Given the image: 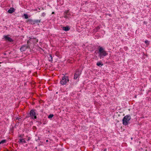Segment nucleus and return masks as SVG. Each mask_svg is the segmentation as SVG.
Masks as SVG:
<instances>
[{"instance_id": "1", "label": "nucleus", "mask_w": 151, "mask_h": 151, "mask_svg": "<svg viewBox=\"0 0 151 151\" xmlns=\"http://www.w3.org/2000/svg\"><path fill=\"white\" fill-rule=\"evenodd\" d=\"M99 50V56L100 59L103 58L108 55V53L105 51L104 48L102 47L99 46L98 47Z\"/></svg>"}, {"instance_id": "2", "label": "nucleus", "mask_w": 151, "mask_h": 151, "mask_svg": "<svg viewBox=\"0 0 151 151\" xmlns=\"http://www.w3.org/2000/svg\"><path fill=\"white\" fill-rule=\"evenodd\" d=\"M38 114L37 113L36 110L34 109H31L29 112V117L33 119L37 118V115Z\"/></svg>"}, {"instance_id": "3", "label": "nucleus", "mask_w": 151, "mask_h": 151, "mask_svg": "<svg viewBox=\"0 0 151 151\" xmlns=\"http://www.w3.org/2000/svg\"><path fill=\"white\" fill-rule=\"evenodd\" d=\"M131 118V116L129 115H126L124 116L122 120L123 124L125 126L127 125Z\"/></svg>"}, {"instance_id": "4", "label": "nucleus", "mask_w": 151, "mask_h": 151, "mask_svg": "<svg viewBox=\"0 0 151 151\" xmlns=\"http://www.w3.org/2000/svg\"><path fill=\"white\" fill-rule=\"evenodd\" d=\"M68 81L69 79L68 77L64 76L62 77L60 83L61 84L64 85H65Z\"/></svg>"}, {"instance_id": "5", "label": "nucleus", "mask_w": 151, "mask_h": 151, "mask_svg": "<svg viewBox=\"0 0 151 151\" xmlns=\"http://www.w3.org/2000/svg\"><path fill=\"white\" fill-rule=\"evenodd\" d=\"M38 42V40L35 38L32 37H29V39L27 41V43L28 44L29 43H35Z\"/></svg>"}, {"instance_id": "6", "label": "nucleus", "mask_w": 151, "mask_h": 151, "mask_svg": "<svg viewBox=\"0 0 151 151\" xmlns=\"http://www.w3.org/2000/svg\"><path fill=\"white\" fill-rule=\"evenodd\" d=\"M27 22L31 24H34L35 23L37 24L40 22V19L33 20L31 19H29L27 20Z\"/></svg>"}, {"instance_id": "7", "label": "nucleus", "mask_w": 151, "mask_h": 151, "mask_svg": "<svg viewBox=\"0 0 151 151\" xmlns=\"http://www.w3.org/2000/svg\"><path fill=\"white\" fill-rule=\"evenodd\" d=\"M29 48V46L28 44L27 45H23L20 48V50L22 51H24L26 50L27 49Z\"/></svg>"}, {"instance_id": "8", "label": "nucleus", "mask_w": 151, "mask_h": 151, "mask_svg": "<svg viewBox=\"0 0 151 151\" xmlns=\"http://www.w3.org/2000/svg\"><path fill=\"white\" fill-rule=\"evenodd\" d=\"M81 72L77 70L75 73L74 78L75 79H77L78 76L80 75Z\"/></svg>"}, {"instance_id": "9", "label": "nucleus", "mask_w": 151, "mask_h": 151, "mask_svg": "<svg viewBox=\"0 0 151 151\" xmlns=\"http://www.w3.org/2000/svg\"><path fill=\"white\" fill-rule=\"evenodd\" d=\"M4 37L5 40L6 41H7L10 42L12 41V40L10 37H9V35H4Z\"/></svg>"}, {"instance_id": "10", "label": "nucleus", "mask_w": 151, "mask_h": 151, "mask_svg": "<svg viewBox=\"0 0 151 151\" xmlns=\"http://www.w3.org/2000/svg\"><path fill=\"white\" fill-rule=\"evenodd\" d=\"M13 7H11L10 9L8 10V12L10 14H12L15 11Z\"/></svg>"}, {"instance_id": "11", "label": "nucleus", "mask_w": 151, "mask_h": 151, "mask_svg": "<svg viewBox=\"0 0 151 151\" xmlns=\"http://www.w3.org/2000/svg\"><path fill=\"white\" fill-rule=\"evenodd\" d=\"M18 142L19 143H26V141L24 139H19Z\"/></svg>"}, {"instance_id": "12", "label": "nucleus", "mask_w": 151, "mask_h": 151, "mask_svg": "<svg viewBox=\"0 0 151 151\" xmlns=\"http://www.w3.org/2000/svg\"><path fill=\"white\" fill-rule=\"evenodd\" d=\"M96 65L99 67H101L103 65V64L101 62H98L96 63Z\"/></svg>"}, {"instance_id": "13", "label": "nucleus", "mask_w": 151, "mask_h": 151, "mask_svg": "<svg viewBox=\"0 0 151 151\" xmlns=\"http://www.w3.org/2000/svg\"><path fill=\"white\" fill-rule=\"evenodd\" d=\"M70 13L69 12V10H66V11H65L64 13V15H69Z\"/></svg>"}, {"instance_id": "14", "label": "nucleus", "mask_w": 151, "mask_h": 151, "mask_svg": "<svg viewBox=\"0 0 151 151\" xmlns=\"http://www.w3.org/2000/svg\"><path fill=\"white\" fill-rule=\"evenodd\" d=\"M48 60L49 61L51 62L52 61V55L50 54L49 55V57H48Z\"/></svg>"}, {"instance_id": "15", "label": "nucleus", "mask_w": 151, "mask_h": 151, "mask_svg": "<svg viewBox=\"0 0 151 151\" xmlns=\"http://www.w3.org/2000/svg\"><path fill=\"white\" fill-rule=\"evenodd\" d=\"M6 140L5 139H3L2 140L1 142H0V144H4L6 142Z\"/></svg>"}, {"instance_id": "16", "label": "nucleus", "mask_w": 151, "mask_h": 151, "mask_svg": "<svg viewBox=\"0 0 151 151\" xmlns=\"http://www.w3.org/2000/svg\"><path fill=\"white\" fill-rule=\"evenodd\" d=\"M54 116L53 114H50L48 116V118L49 119L52 118Z\"/></svg>"}, {"instance_id": "17", "label": "nucleus", "mask_w": 151, "mask_h": 151, "mask_svg": "<svg viewBox=\"0 0 151 151\" xmlns=\"http://www.w3.org/2000/svg\"><path fill=\"white\" fill-rule=\"evenodd\" d=\"M24 18L26 19H27L28 18V16L27 14H24Z\"/></svg>"}, {"instance_id": "18", "label": "nucleus", "mask_w": 151, "mask_h": 151, "mask_svg": "<svg viewBox=\"0 0 151 151\" xmlns=\"http://www.w3.org/2000/svg\"><path fill=\"white\" fill-rule=\"evenodd\" d=\"M145 43L147 45H148V44H149V41L147 40H146L145 41Z\"/></svg>"}, {"instance_id": "19", "label": "nucleus", "mask_w": 151, "mask_h": 151, "mask_svg": "<svg viewBox=\"0 0 151 151\" xmlns=\"http://www.w3.org/2000/svg\"><path fill=\"white\" fill-rule=\"evenodd\" d=\"M62 28H70L69 26H67L66 27H63Z\"/></svg>"}, {"instance_id": "20", "label": "nucleus", "mask_w": 151, "mask_h": 151, "mask_svg": "<svg viewBox=\"0 0 151 151\" xmlns=\"http://www.w3.org/2000/svg\"><path fill=\"white\" fill-rule=\"evenodd\" d=\"M64 15V17L65 18H66V19H68V16H67V15Z\"/></svg>"}, {"instance_id": "21", "label": "nucleus", "mask_w": 151, "mask_h": 151, "mask_svg": "<svg viewBox=\"0 0 151 151\" xmlns=\"http://www.w3.org/2000/svg\"><path fill=\"white\" fill-rule=\"evenodd\" d=\"M63 30L65 31H68L70 29H63Z\"/></svg>"}, {"instance_id": "22", "label": "nucleus", "mask_w": 151, "mask_h": 151, "mask_svg": "<svg viewBox=\"0 0 151 151\" xmlns=\"http://www.w3.org/2000/svg\"><path fill=\"white\" fill-rule=\"evenodd\" d=\"M97 29H94L95 30H96L95 31L94 30H93V32H94L95 31H97Z\"/></svg>"}, {"instance_id": "23", "label": "nucleus", "mask_w": 151, "mask_h": 151, "mask_svg": "<svg viewBox=\"0 0 151 151\" xmlns=\"http://www.w3.org/2000/svg\"><path fill=\"white\" fill-rule=\"evenodd\" d=\"M104 151H106V149H105V150H104Z\"/></svg>"}, {"instance_id": "24", "label": "nucleus", "mask_w": 151, "mask_h": 151, "mask_svg": "<svg viewBox=\"0 0 151 151\" xmlns=\"http://www.w3.org/2000/svg\"><path fill=\"white\" fill-rule=\"evenodd\" d=\"M54 12H52V14H54Z\"/></svg>"}, {"instance_id": "25", "label": "nucleus", "mask_w": 151, "mask_h": 151, "mask_svg": "<svg viewBox=\"0 0 151 151\" xmlns=\"http://www.w3.org/2000/svg\"><path fill=\"white\" fill-rule=\"evenodd\" d=\"M46 142H48V140H46Z\"/></svg>"}, {"instance_id": "26", "label": "nucleus", "mask_w": 151, "mask_h": 151, "mask_svg": "<svg viewBox=\"0 0 151 151\" xmlns=\"http://www.w3.org/2000/svg\"><path fill=\"white\" fill-rule=\"evenodd\" d=\"M17 119H18V120H19V118H18Z\"/></svg>"}]
</instances>
